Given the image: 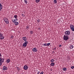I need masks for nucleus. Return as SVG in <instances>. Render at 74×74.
Masks as SVG:
<instances>
[{
	"mask_svg": "<svg viewBox=\"0 0 74 74\" xmlns=\"http://www.w3.org/2000/svg\"><path fill=\"white\" fill-rule=\"evenodd\" d=\"M63 40L65 41H67L69 40V37L67 35H64L63 36Z\"/></svg>",
	"mask_w": 74,
	"mask_h": 74,
	"instance_id": "1",
	"label": "nucleus"
},
{
	"mask_svg": "<svg viewBox=\"0 0 74 74\" xmlns=\"http://www.w3.org/2000/svg\"><path fill=\"white\" fill-rule=\"evenodd\" d=\"M65 34L66 36H69L70 34V32L69 31H66L65 32Z\"/></svg>",
	"mask_w": 74,
	"mask_h": 74,
	"instance_id": "2",
	"label": "nucleus"
},
{
	"mask_svg": "<svg viewBox=\"0 0 74 74\" xmlns=\"http://www.w3.org/2000/svg\"><path fill=\"white\" fill-rule=\"evenodd\" d=\"M71 29L73 32H74V26L71 24L70 25Z\"/></svg>",
	"mask_w": 74,
	"mask_h": 74,
	"instance_id": "3",
	"label": "nucleus"
},
{
	"mask_svg": "<svg viewBox=\"0 0 74 74\" xmlns=\"http://www.w3.org/2000/svg\"><path fill=\"white\" fill-rule=\"evenodd\" d=\"M4 22H5L7 24H9V21H8V19L5 18L4 19Z\"/></svg>",
	"mask_w": 74,
	"mask_h": 74,
	"instance_id": "4",
	"label": "nucleus"
},
{
	"mask_svg": "<svg viewBox=\"0 0 74 74\" xmlns=\"http://www.w3.org/2000/svg\"><path fill=\"white\" fill-rule=\"evenodd\" d=\"M4 62V59L2 58L1 57H0V62L3 63Z\"/></svg>",
	"mask_w": 74,
	"mask_h": 74,
	"instance_id": "5",
	"label": "nucleus"
},
{
	"mask_svg": "<svg viewBox=\"0 0 74 74\" xmlns=\"http://www.w3.org/2000/svg\"><path fill=\"white\" fill-rule=\"evenodd\" d=\"M27 41L25 42L23 44V47H26L27 46Z\"/></svg>",
	"mask_w": 74,
	"mask_h": 74,
	"instance_id": "6",
	"label": "nucleus"
},
{
	"mask_svg": "<svg viewBox=\"0 0 74 74\" xmlns=\"http://www.w3.org/2000/svg\"><path fill=\"white\" fill-rule=\"evenodd\" d=\"M32 51L33 52H37V48H34L32 49Z\"/></svg>",
	"mask_w": 74,
	"mask_h": 74,
	"instance_id": "7",
	"label": "nucleus"
},
{
	"mask_svg": "<svg viewBox=\"0 0 74 74\" xmlns=\"http://www.w3.org/2000/svg\"><path fill=\"white\" fill-rule=\"evenodd\" d=\"M3 70H7V67L5 66H3Z\"/></svg>",
	"mask_w": 74,
	"mask_h": 74,
	"instance_id": "8",
	"label": "nucleus"
},
{
	"mask_svg": "<svg viewBox=\"0 0 74 74\" xmlns=\"http://www.w3.org/2000/svg\"><path fill=\"white\" fill-rule=\"evenodd\" d=\"M22 38L23 40H24V41L26 42V41L27 40L26 39H27V38H26V37H23Z\"/></svg>",
	"mask_w": 74,
	"mask_h": 74,
	"instance_id": "9",
	"label": "nucleus"
},
{
	"mask_svg": "<svg viewBox=\"0 0 74 74\" xmlns=\"http://www.w3.org/2000/svg\"><path fill=\"white\" fill-rule=\"evenodd\" d=\"M27 69H28V67H27V66H26V65H25L24 66V67H23V69L25 70H27Z\"/></svg>",
	"mask_w": 74,
	"mask_h": 74,
	"instance_id": "10",
	"label": "nucleus"
},
{
	"mask_svg": "<svg viewBox=\"0 0 74 74\" xmlns=\"http://www.w3.org/2000/svg\"><path fill=\"white\" fill-rule=\"evenodd\" d=\"M55 62H52L50 64V65H51V66L53 67L54 66H55Z\"/></svg>",
	"mask_w": 74,
	"mask_h": 74,
	"instance_id": "11",
	"label": "nucleus"
},
{
	"mask_svg": "<svg viewBox=\"0 0 74 74\" xmlns=\"http://www.w3.org/2000/svg\"><path fill=\"white\" fill-rule=\"evenodd\" d=\"M2 8L3 6H2V5H1V3H0V11H1L2 10Z\"/></svg>",
	"mask_w": 74,
	"mask_h": 74,
	"instance_id": "12",
	"label": "nucleus"
},
{
	"mask_svg": "<svg viewBox=\"0 0 74 74\" xmlns=\"http://www.w3.org/2000/svg\"><path fill=\"white\" fill-rule=\"evenodd\" d=\"M74 48V46L73 45H71L70 46V48L71 49H73Z\"/></svg>",
	"mask_w": 74,
	"mask_h": 74,
	"instance_id": "13",
	"label": "nucleus"
},
{
	"mask_svg": "<svg viewBox=\"0 0 74 74\" xmlns=\"http://www.w3.org/2000/svg\"><path fill=\"white\" fill-rule=\"evenodd\" d=\"M10 60L8 59L6 60V62L7 63H10Z\"/></svg>",
	"mask_w": 74,
	"mask_h": 74,
	"instance_id": "14",
	"label": "nucleus"
},
{
	"mask_svg": "<svg viewBox=\"0 0 74 74\" xmlns=\"http://www.w3.org/2000/svg\"><path fill=\"white\" fill-rule=\"evenodd\" d=\"M14 37V35H11V37H10L11 39H13Z\"/></svg>",
	"mask_w": 74,
	"mask_h": 74,
	"instance_id": "15",
	"label": "nucleus"
},
{
	"mask_svg": "<svg viewBox=\"0 0 74 74\" xmlns=\"http://www.w3.org/2000/svg\"><path fill=\"white\" fill-rule=\"evenodd\" d=\"M0 39L1 40H4V36H2L1 37H0Z\"/></svg>",
	"mask_w": 74,
	"mask_h": 74,
	"instance_id": "16",
	"label": "nucleus"
},
{
	"mask_svg": "<svg viewBox=\"0 0 74 74\" xmlns=\"http://www.w3.org/2000/svg\"><path fill=\"white\" fill-rule=\"evenodd\" d=\"M14 23V25H19V23H18V22H15V23Z\"/></svg>",
	"mask_w": 74,
	"mask_h": 74,
	"instance_id": "17",
	"label": "nucleus"
},
{
	"mask_svg": "<svg viewBox=\"0 0 74 74\" xmlns=\"http://www.w3.org/2000/svg\"><path fill=\"white\" fill-rule=\"evenodd\" d=\"M62 70H63V71H67V68H64Z\"/></svg>",
	"mask_w": 74,
	"mask_h": 74,
	"instance_id": "18",
	"label": "nucleus"
},
{
	"mask_svg": "<svg viewBox=\"0 0 74 74\" xmlns=\"http://www.w3.org/2000/svg\"><path fill=\"white\" fill-rule=\"evenodd\" d=\"M16 22V20L15 19H14V20H12L13 23H15V22Z\"/></svg>",
	"mask_w": 74,
	"mask_h": 74,
	"instance_id": "19",
	"label": "nucleus"
},
{
	"mask_svg": "<svg viewBox=\"0 0 74 74\" xmlns=\"http://www.w3.org/2000/svg\"><path fill=\"white\" fill-rule=\"evenodd\" d=\"M54 59H52L51 60H50V62H52V63H53V62H54Z\"/></svg>",
	"mask_w": 74,
	"mask_h": 74,
	"instance_id": "20",
	"label": "nucleus"
},
{
	"mask_svg": "<svg viewBox=\"0 0 74 74\" xmlns=\"http://www.w3.org/2000/svg\"><path fill=\"white\" fill-rule=\"evenodd\" d=\"M29 25H28L26 27V29H27V30H28L29 29Z\"/></svg>",
	"mask_w": 74,
	"mask_h": 74,
	"instance_id": "21",
	"label": "nucleus"
},
{
	"mask_svg": "<svg viewBox=\"0 0 74 74\" xmlns=\"http://www.w3.org/2000/svg\"><path fill=\"white\" fill-rule=\"evenodd\" d=\"M24 3H25V4H27V0H24Z\"/></svg>",
	"mask_w": 74,
	"mask_h": 74,
	"instance_id": "22",
	"label": "nucleus"
},
{
	"mask_svg": "<svg viewBox=\"0 0 74 74\" xmlns=\"http://www.w3.org/2000/svg\"><path fill=\"white\" fill-rule=\"evenodd\" d=\"M36 3H39L40 1V0H36Z\"/></svg>",
	"mask_w": 74,
	"mask_h": 74,
	"instance_id": "23",
	"label": "nucleus"
},
{
	"mask_svg": "<svg viewBox=\"0 0 74 74\" xmlns=\"http://www.w3.org/2000/svg\"><path fill=\"white\" fill-rule=\"evenodd\" d=\"M54 4H56L57 3V1L56 0H54Z\"/></svg>",
	"mask_w": 74,
	"mask_h": 74,
	"instance_id": "24",
	"label": "nucleus"
},
{
	"mask_svg": "<svg viewBox=\"0 0 74 74\" xmlns=\"http://www.w3.org/2000/svg\"><path fill=\"white\" fill-rule=\"evenodd\" d=\"M30 34H33V32L31 31L30 32Z\"/></svg>",
	"mask_w": 74,
	"mask_h": 74,
	"instance_id": "25",
	"label": "nucleus"
},
{
	"mask_svg": "<svg viewBox=\"0 0 74 74\" xmlns=\"http://www.w3.org/2000/svg\"><path fill=\"white\" fill-rule=\"evenodd\" d=\"M51 45V43H47V46H49V45Z\"/></svg>",
	"mask_w": 74,
	"mask_h": 74,
	"instance_id": "26",
	"label": "nucleus"
},
{
	"mask_svg": "<svg viewBox=\"0 0 74 74\" xmlns=\"http://www.w3.org/2000/svg\"><path fill=\"white\" fill-rule=\"evenodd\" d=\"M3 36V35L1 33L0 34V37H2Z\"/></svg>",
	"mask_w": 74,
	"mask_h": 74,
	"instance_id": "27",
	"label": "nucleus"
},
{
	"mask_svg": "<svg viewBox=\"0 0 74 74\" xmlns=\"http://www.w3.org/2000/svg\"><path fill=\"white\" fill-rule=\"evenodd\" d=\"M14 17L15 18H17V16L16 15H15L14 16Z\"/></svg>",
	"mask_w": 74,
	"mask_h": 74,
	"instance_id": "28",
	"label": "nucleus"
},
{
	"mask_svg": "<svg viewBox=\"0 0 74 74\" xmlns=\"http://www.w3.org/2000/svg\"><path fill=\"white\" fill-rule=\"evenodd\" d=\"M44 46H47V43H45L44 44Z\"/></svg>",
	"mask_w": 74,
	"mask_h": 74,
	"instance_id": "29",
	"label": "nucleus"
},
{
	"mask_svg": "<svg viewBox=\"0 0 74 74\" xmlns=\"http://www.w3.org/2000/svg\"><path fill=\"white\" fill-rule=\"evenodd\" d=\"M40 74H44V72L42 71V72Z\"/></svg>",
	"mask_w": 74,
	"mask_h": 74,
	"instance_id": "30",
	"label": "nucleus"
},
{
	"mask_svg": "<svg viewBox=\"0 0 74 74\" xmlns=\"http://www.w3.org/2000/svg\"><path fill=\"white\" fill-rule=\"evenodd\" d=\"M71 68L72 69H74V67L73 66L71 67Z\"/></svg>",
	"mask_w": 74,
	"mask_h": 74,
	"instance_id": "31",
	"label": "nucleus"
},
{
	"mask_svg": "<svg viewBox=\"0 0 74 74\" xmlns=\"http://www.w3.org/2000/svg\"><path fill=\"white\" fill-rule=\"evenodd\" d=\"M22 15L23 16H25V15L24 14H22Z\"/></svg>",
	"mask_w": 74,
	"mask_h": 74,
	"instance_id": "32",
	"label": "nucleus"
},
{
	"mask_svg": "<svg viewBox=\"0 0 74 74\" xmlns=\"http://www.w3.org/2000/svg\"><path fill=\"white\" fill-rule=\"evenodd\" d=\"M40 71H39L38 72V73H37V74H40Z\"/></svg>",
	"mask_w": 74,
	"mask_h": 74,
	"instance_id": "33",
	"label": "nucleus"
},
{
	"mask_svg": "<svg viewBox=\"0 0 74 74\" xmlns=\"http://www.w3.org/2000/svg\"><path fill=\"white\" fill-rule=\"evenodd\" d=\"M16 22H17L18 21V19L16 18Z\"/></svg>",
	"mask_w": 74,
	"mask_h": 74,
	"instance_id": "34",
	"label": "nucleus"
},
{
	"mask_svg": "<svg viewBox=\"0 0 74 74\" xmlns=\"http://www.w3.org/2000/svg\"><path fill=\"white\" fill-rule=\"evenodd\" d=\"M56 48H54L53 49H54V51H55L56 50Z\"/></svg>",
	"mask_w": 74,
	"mask_h": 74,
	"instance_id": "35",
	"label": "nucleus"
},
{
	"mask_svg": "<svg viewBox=\"0 0 74 74\" xmlns=\"http://www.w3.org/2000/svg\"><path fill=\"white\" fill-rule=\"evenodd\" d=\"M1 63H2V62H0V66L1 65Z\"/></svg>",
	"mask_w": 74,
	"mask_h": 74,
	"instance_id": "36",
	"label": "nucleus"
},
{
	"mask_svg": "<svg viewBox=\"0 0 74 74\" xmlns=\"http://www.w3.org/2000/svg\"><path fill=\"white\" fill-rule=\"evenodd\" d=\"M0 57H1V54L0 53Z\"/></svg>",
	"mask_w": 74,
	"mask_h": 74,
	"instance_id": "37",
	"label": "nucleus"
},
{
	"mask_svg": "<svg viewBox=\"0 0 74 74\" xmlns=\"http://www.w3.org/2000/svg\"><path fill=\"white\" fill-rule=\"evenodd\" d=\"M38 22H40V21L39 20H38Z\"/></svg>",
	"mask_w": 74,
	"mask_h": 74,
	"instance_id": "38",
	"label": "nucleus"
},
{
	"mask_svg": "<svg viewBox=\"0 0 74 74\" xmlns=\"http://www.w3.org/2000/svg\"><path fill=\"white\" fill-rule=\"evenodd\" d=\"M61 46H62V45H60V47H61Z\"/></svg>",
	"mask_w": 74,
	"mask_h": 74,
	"instance_id": "39",
	"label": "nucleus"
},
{
	"mask_svg": "<svg viewBox=\"0 0 74 74\" xmlns=\"http://www.w3.org/2000/svg\"><path fill=\"white\" fill-rule=\"evenodd\" d=\"M73 68H74V66H73Z\"/></svg>",
	"mask_w": 74,
	"mask_h": 74,
	"instance_id": "40",
	"label": "nucleus"
}]
</instances>
